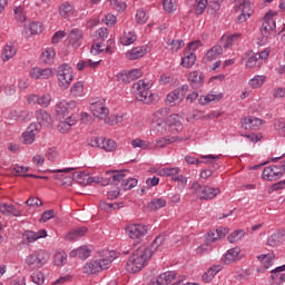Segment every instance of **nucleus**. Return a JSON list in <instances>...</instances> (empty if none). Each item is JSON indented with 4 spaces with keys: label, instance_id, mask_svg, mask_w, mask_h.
Masks as SVG:
<instances>
[{
    "label": "nucleus",
    "instance_id": "obj_4",
    "mask_svg": "<svg viewBox=\"0 0 285 285\" xmlns=\"http://www.w3.org/2000/svg\"><path fill=\"white\" fill-rule=\"evenodd\" d=\"M57 77L59 87L62 90H68V88H70V83H72V79H75V76L72 75V68H70L68 63H63L58 67Z\"/></svg>",
    "mask_w": 285,
    "mask_h": 285
},
{
    "label": "nucleus",
    "instance_id": "obj_39",
    "mask_svg": "<svg viewBox=\"0 0 285 285\" xmlns=\"http://www.w3.org/2000/svg\"><path fill=\"white\" fill-rule=\"evenodd\" d=\"M120 41L122 46H130L134 41H137V36L129 31L128 33H125Z\"/></svg>",
    "mask_w": 285,
    "mask_h": 285
},
{
    "label": "nucleus",
    "instance_id": "obj_54",
    "mask_svg": "<svg viewBox=\"0 0 285 285\" xmlns=\"http://www.w3.org/2000/svg\"><path fill=\"white\" fill-rule=\"evenodd\" d=\"M130 81H137L140 77L144 76V72L140 69H134L128 71Z\"/></svg>",
    "mask_w": 285,
    "mask_h": 285
},
{
    "label": "nucleus",
    "instance_id": "obj_36",
    "mask_svg": "<svg viewBox=\"0 0 285 285\" xmlns=\"http://www.w3.org/2000/svg\"><path fill=\"white\" fill-rule=\"evenodd\" d=\"M138 180L136 178H122L121 188L122 190H132L137 186Z\"/></svg>",
    "mask_w": 285,
    "mask_h": 285
},
{
    "label": "nucleus",
    "instance_id": "obj_62",
    "mask_svg": "<svg viewBox=\"0 0 285 285\" xmlns=\"http://www.w3.org/2000/svg\"><path fill=\"white\" fill-rule=\"evenodd\" d=\"M148 285H168V283L166 282L165 275L163 273L156 278V281H151Z\"/></svg>",
    "mask_w": 285,
    "mask_h": 285
},
{
    "label": "nucleus",
    "instance_id": "obj_33",
    "mask_svg": "<svg viewBox=\"0 0 285 285\" xmlns=\"http://www.w3.org/2000/svg\"><path fill=\"white\" fill-rule=\"evenodd\" d=\"M166 206V199L164 198H155L148 204L149 210H159V208H164Z\"/></svg>",
    "mask_w": 285,
    "mask_h": 285
},
{
    "label": "nucleus",
    "instance_id": "obj_22",
    "mask_svg": "<svg viewBox=\"0 0 285 285\" xmlns=\"http://www.w3.org/2000/svg\"><path fill=\"white\" fill-rule=\"evenodd\" d=\"M144 55H146V47L142 46V47H136V48L131 49L130 51H127L126 57L130 61H135L137 59H141V57H144Z\"/></svg>",
    "mask_w": 285,
    "mask_h": 285
},
{
    "label": "nucleus",
    "instance_id": "obj_3",
    "mask_svg": "<svg viewBox=\"0 0 285 285\" xmlns=\"http://www.w3.org/2000/svg\"><path fill=\"white\" fill-rule=\"evenodd\" d=\"M148 89L149 87L145 80H139L138 82L134 83L132 90L136 95L137 101H142V104H153L155 97Z\"/></svg>",
    "mask_w": 285,
    "mask_h": 285
},
{
    "label": "nucleus",
    "instance_id": "obj_2",
    "mask_svg": "<svg viewBox=\"0 0 285 285\" xmlns=\"http://www.w3.org/2000/svg\"><path fill=\"white\" fill-rule=\"evenodd\" d=\"M48 259H50L48 252L39 249L27 256L26 264H28L29 268H32V271H39V268H42Z\"/></svg>",
    "mask_w": 285,
    "mask_h": 285
},
{
    "label": "nucleus",
    "instance_id": "obj_5",
    "mask_svg": "<svg viewBox=\"0 0 285 285\" xmlns=\"http://www.w3.org/2000/svg\"><path fill=\"white\" fill-rule=\"evenodd\" d=\"M191 190H195L199 197V199H215L217 195H219V188H213L209 186L199 185V183L195 181L191 185Z\"/></svg>",
    "mask_w": 285,
    "mask_h": 285
},
{
    "label": "nucleus",
    "instance_id": "obj_52",
    "mask_svg": "<svg viewBox=\"0 0 285 285\" xmlns=\"http://www.w3.org/2000/svg\"><path fill=\"white\" fill-rule=\"evenodd\" d=\"M86 177H88V175L81 174V173H73L72 174V179H76V181L78 184H80V186H86Z\"/></svg>",
    "mask_w": 285,
    "mask_h": 285
},
{
    "label": "nucleus",
    "instance_id": "obj_1",
    "mask_svg": "<svg viewBox=\"0 0 285 285\" xmlns=\"http://www.w3.org/2000/svg\"><path fill=\"white\" fill-rule=\"evenodd\" d=\"M154 253L155 250L150 247H139L134 250L131 257L127 262V271H130V266H132L131 272L139 273V271L148 264V259L153 257Z\"/></svg>",
    "mask_w": 285,
    "mask_h": 285
},
{
    "label": "nucleus",
    "instance_id": "obj_56",
    "mask_svg": "<svg viewBox=\"0 0 285 285\" xmlns=\"http://www.w3.org/2000/svg\"><path fill=\"white\" fill-rule=\"evenodd\" d=\"M14 19L17 21H20L21 23H23V21H26V13H23V9H21V8L14 9Z\"/></svg>",
    "mask_w": 285,
    "mask_h": 285
},
{
    "label": "nucleus",
    "instance_id": "obj_40",
    "mask_svg": "<svg viewBox=\"0 0 285 285\" xmlns=\"http://www.w3.org/2000/svg\"><path fill=\"white\" fill-rule=\"evenodd\" d=\"M264 81H266V77L264 76H256L253 79L249 80V86L252 88H259L261 86H264Z\"/></svg>",
    "mask_w": 285,
    "mask_h": 285
},
{
    "label": "nucleus",
    "instance_id": "obj_17",
    "mask_svg": "<svg viewBox=\"0 0 285 285\" xmlns=\"http://www.w3.org/2000/svg\"><path fill=\"white\" fill-rule=\"evenodd\" d=\"M188 81L191 88H202V86H204V72L199 73V71H191L189 73Z\"/></svg>",
    "mask_w": 285,
    "mask_h": 285
},
{
    "label": "nucleus",
    "instance_id": "obj_47",
    "mask_svg": "<svg viewBox=\"0 0 285 285\" xmlns=\"http://www.w3.org/2000/svg\"><path fill=\"white\" fill-rule=\"evenodd\" d=\"M55 49L47 48L45 52H42L41 57L45 58L46 63H50L52 59H55Z\"/></svg>",
    "mask_w": 285,
    "mask_h": 285
},
{
    "label": "nucleus",
    "instance_id": "obj_9",
    "mask_svg": "<svg viewBox=\"0 0 285 285\" xmlns=\"http://www.w3.org/2000/svg\"><path fill=\"white\" fill-rule=\"evenodd\" d=\"M126 170L121 171H107L105 175V185L106 186H119L124 178L126 177Z\"/></svg>",
    "mask_w": 285,
    "mask_h": 285
},
{
    "label": "nucleus",
    "instance_id": "obj_50",
    "mask_svg": "<svg viewBox=\"0 0 285 285\" xmlns=\"http://www.w3.org/2000/svg\"><path fill=\"white\" fill-rule=\"evenodd\" d=\"M102 21L104 23H106V26H108L109 28H112V26L117 23V17L108 13L107 16H105V18H102Z\"/></svg>",
    "mask_w": 285,
    "mask_h": 285
},
{
    "label": "nucleus",
    "instance_id": "obj_48",
    "mask_svg": "<svg viewBox=\"0 0 285 285\" xmlns=\"http://www.w3.org/2000/svg\"><path fill=\"white\" fill-rule=\"evenodd\" d=\"M50 95H43L41 97H38V106H41V108H48L50 106Z\"/></svg>",
    "mask_w": 285,
    "mask_h": 285
},
{
    "label": "nucleus",
    "instance_id": "obj_61",
    "mask_svg": "<svg viewBox=\"0 0 285 285\" xmlns=\"http://www.w3.org/2000/svg\"><path fill=\"white\" fill-rule=\"evenodd\" d=\"M63 37H66V31H57L51 38V43H59Z\"/></svg>",
    "mask_w": 285,
    "mask_h": 285
},
{
    "label": "nucleus",
    "instance_id": "obj_10",
    "mask_svg": "<svg viewBox=\"0 0 285 285\" xmlns=\"http://www.w3.org/2000/svg\"><path fill=\"white\" fill-rule=\"evenodd\" d=\"M125 233L130 237V239H141V237L148 233V226L130 225L125 228Z\"/></svg>",
    "mask_w": 285,
    "mask_h": 285
},
{
    "label": "nucleus",
    "instance_id": "obj_55",
    "mask_svg": "<svg viewBox=\"0 0 285 285\" xmlns=\"http://www.w3.org/2000/svg\"><path fill=\"white\" fill-rule=\"evenodd\" d=\"M101 41L98 40V42L94 43L90 48V52L91 55H101V52H104V49H101Z\"/></svg>",
    "mask_w": 285,
    "mask_h": 285
},
{
    "label": "nucleus",
    "instance_id": "obj_34",
    "mask_svg": "<svg viewBox=\"0 0 285 285\" xmlns=\"http://www.w3.org/2000/svg\"><path fill=\"white\" fill-rule=\"evenodd\" d=\"M59 14H61L63 19H68V17L72 14V4L63 2L59 8Z\"/></svg>",
    "mask_w": 285,
    "mask_h": 285
},
{
    "label": "nucleus",
    "instance_id": "obj_59",
    "mask_svg": "<svg viewBox=\"0 0 285 285\" xmlns=\"http://www.w3.org/2000/svg\"><path fill=\"white\" fill-rule=\"evenodd\" d=\"M97 33L99 36L98 41L102 42L106 41V39H108V28H99L97 30Z\"/></svg>",
    "mask_w": 285,
    "mask_h": 285
},
{
    "label": "nucleus",
    "instance_id": "obj_18",
    "mask_svg": "<svg viewBox=\"0 0 285 285\" xmlns=\"http://www.w3.org/2000/svg\"><path fill=\"white\" fill-rule=\"evenodd\" d=\"M263 179H266L267 181H275V179H279L277 165L265 167L263 170Z\"/></svg>",
    "mask_w": 285,
    "mask_h": 285
},
{
    "label": "nucleus",
    "instance_id": "obj_31",
    "mask_svg": "<svg viewBox=\"0 0 285 285\" xmlns=\"http://www.w3.org/2000/svg\"><path fill=\"white\" fill-rule=\"evenodd\" d=\"M244 237H246V232L236 229L227 237V239L229 244H235V242H239V239H244Z\"/></svg>",
    "mask_w": 285,
    "mask_h": 285
},
{
    "label": "nucleus",
    "instance_id": "obj_51",
    "mask_svg": "<svg viewBox=\"0 0 285 285\" xmlns=\"http://www.w3.org/2000/svg\"><path fill=\"white\" fill-rule=\"evenodd\" d=\"M169 45L171 46L173 52H178L185 46L184 40H169Z\"/></svg>",
    "mask_w": 285,
    "mask_h": 285
},
{
    "label": "nucleus",
    "instance_id": "obj_29",
    "mask_svg": "<svg viewBox=\"0 0 285 285\" xmlns=\"http://www.w3.org/2000/svg\"><path fill=\"white\" fill-rule=\"evenodd\" d=\"M56 114L60 117H68L70 112L68 111V101L62 100L56 105Z\"/></svg>",
    "mask_w": 285,
    "mask_h": 285
},
{
    "label": "nucleus",
    "instance_id": "obj_43",
    "mask_svg": "<svg viewBox=\"0 0 285 285\" xmlns=\"http://www.w3.org/2000/svg\"><path fill=\"white\" fill-rule=\"evenodd\" d=\"M29 30L31 35H41V32H43V27L41 26V22H31Z\"/></svg>",
    "mask_w": 285,
    "mask_h": 285
},
{
    "label": "nucleus",
    "instance_id": "obj_15",
    "mask_svg": "<svg viewBox=\"0 0 285 285\" xmlns=\"http://www.w3.org/2000/svg\"><path fill=\"white\" fill-rule=\"evenodd\" d=\"M91 110H92L94 117H97L98 119H105V120L108 119V115L110 112V110L106 108V106L101 101L94 102L91 105Z\"/></svg>",
    "mask_w": 285,
    "mask_h": 285
},
{
    "label": "nucleus",
    "instance_id": "obj_13",
    "mask_svg": "<svg viewBox=\"0 0 285 285\" xmlns=\"http://www.w3.org/2000/svg\"><path fill=\"white\" fill-rule=\"evenodd\" d=\"M36 119L39 122H32L31 126H40V130L41 127L45 126V128H49L52 125V116H50V114H48L46 110L40 109L38 111H36Z\"/></svg>",
    "mask_w": 285,
    "mask_h": 285
},
{
    "label": "nucleus",
    "instance_id": "obj_16",
    "mask_svg": "<svg viewBox=\"0 0 285 285\" xmlns=\"http://www.w3.org/2000/svg\"><path fill=\"white\" fill-rule=\"evenodd\" d=\"M55 75L52 68L41 69L39 67H35L30 71L31 79H50Z\"/></svg>",
    "mask_w": 285,
    "mask_h": 285
},
{
    "label": "nucleus",
    "instance_id": "obj_45",
    "mask_svg": "<svg viewBox=\"0 0 285 285\" xmlns=\"http://www.w3.org/2000/svg\"><path fill=\"white\" fill-rule=\"evenodd\" d=\"M78 257L82 261L90 257V249L88 248V246H81L78 248Z\"/></svg>",
    "mask_w": 285,
    "mask_h": 285
},
{
    "label": "nucleus",
    "instance_id": "obj_12",
    "mask_svg": "<svg viewBox=\"0 0 285 285\" xmlns=\"http://www.w3.org/2000/svg\"><path fill=\"white\" fill-rule=\"evenodd\" d=\"M236 12H242L237 19L236 23H244V21H247L249 19L250 14V1L244 0L237 8Z\"/></svg>",
    "mask_w": 285,
    "mask_h": 285
},
{
    "label": "nucleus",
    "instance_id": "obj_20",
    "mask_svg": "<svg viewBox=\"0 0 285 285\" xmlns=\"http://www.w3.org/2000/svg\"><path fill=\"white\" fill-rule=\"evenodd\" d=\"M82 272L86 275H96V273H101V265L98 259L91 261L83 266Z\"/></svg>",
    "mask_w": 285,
    "mask_h": 285
},
{
    "label": "nucleus",
    "instance_id": "obj_21",
    "mask_svg": "<svg viewBox=\"0 0 285 285\" xmlns=\"http://www.w3.org/2000/svg\"><path fill=\"white\" fill-rule=\"evenodd\" d=\"M83 39V32L79 29H72L69 33V43L73 46V48H79L81 41Z\"/></svg>",
    "mask_w": 285,
    "mask_h": 285
},
{
    "label": "nucleus",
    "instance_id": "obj_30",
    "mask_svg": "<svg viewBox=\"0 0 285 285\" xmlns=\"http://www.w3.org/2000/svg\"><path fill=\"white\" fill-rule=\"evenodd\" d=\"M37 239V232L24 230L22 234V244H35Z\"/></svg>",
    "mask_w": 285,
    "mask_h": 285
},
{
    "label": "nucleus",
    "instance_id": "obj_35",
    "mask_svg": "<svg viewBox=\"0 0 285 285\" xmlns=\"http://www.w3.org/2000/svg\"><path fill=\"white\" fill-rule=\"evenodd\" d=\"M17 55V49L13 46L7 45L3 49V61H10Z\"/></svg>",
    "mask_w": 285,
    "mask_h": 285
},
{
    "label": "nucleus",
    "instance_id": "obj_28",
    "mask_svg": "<svg viewBox=\"0 0 285 285\" xmlns=\"http://www.w3.org/2000/svg\"><path fill=\"white\" fill-rule=\"evenodd\" d=\"M166 126L168 125L164 120H160L159 122H153L151 125L153 135H156V136L164 135L166 132Z\"/></svg>",
    "mask_w": 285,
    "mask_h": 285
},
{
    "label": "nucleus",
    "instance_id": "obj_49",
    "mask_svg": "<svg viewBox=\"0 0 285 285\" xmlns=\"http://www.w3.org/2000/svg\"><path fill=\"white\" fill-rule=\"evenodd\" d=\"M71 128H72V125H70L67 119L65 121H61L58 125V130L62 135H66V132H68Z\"/></svg>",
    "mask_w": 285,
    "mask_h": 285
},
{
    "label": "nucleus",
    "instance_id": "obj_64",
    "mask_svg": "<svg viewBox=\"0 0 285 285\" xmlns=\"http://www.w3.org/2000/svg\"><path fill=\"white\" fill-rule=\"evenodd\" d=\"M27 206H43V203L41 202V199L39 198H35V197H30L29 199H27L26 202Z\"/></svg>",
    "mask_w": 285,
    "mask_h": 285
},
{
    "label": "nucleus",
    "instance_id": "obj_27",
    "mask_svg": "<svg viewBox=\"0 0 285 285\" xmlns=\"http://www.w3.org/2000/svg\"><path fill=\"white\" fill-rule=\"evenodd\" d=\"M100 148L106 150V153H112L114 150H117V142L110 138L106 139L102 137Z\"/></svg>",
    "mask_w": 285,
    "mask_h": 285
},
{
    "label": "nucleus",
    "instance_id": "obj_63",
    "mask_svg": "<svg viewBox=\"0 0 285 285\" xmlns=\"http://www.w3.org/2000/svg\"><path fill=\"white\" fill-rule=\"evenodd\" d=\"M165 282H167V285L173 282V279L177 278V272H165L164 273Z\"/></svg>",
    "mask_w": 285,
    "mask_h": 285
},
{
    "label": "nucleus",
    "instance_id": "obj_8",
    "mask_svg": "<svg viewBox=\"0 0 285 285\" xmlns=\"http://www.w3.org/2000/svg\"><path fill=\"white\" fill-rule=\"evenodd\" d=\"M166 124L171 135H177V132H181V130H184V124L181 122L179 115L168 116L166 118Z\"/></svg>",
    "mask_w": 285,
    "mask_h": 285
},
{
    "label": "nucleus",
    "instance_id": "obj_37",
    "mask_svg": "<svg viewBox=\"0 0 285 285\" xmlns=\"http://www.w3.org/2000/svg\"><path fill=\"white\" fill-rule=\"evenodd\" d=\"M257 258L259 259V262H262L265 268L268 269L271 268V266H273V261L275 259V256L263 254L259 255Z\"/></svg>",
    "mask_w": 285,
    "mask_h": 285
},
{
    "label": "nucleus",
    "instance_id": "obj_60",
    "mask_svg": "<svg viewBox=\"0 0 285 285\" xmlns=\"http://www.w3.org/2000/svg\"><path fill=\"white\" fill-rule=\"evenodd\" d=\"M167 115H170V108L168 107L160 108L155 112V117H158L159 119L167 117Z\"/></svg>",
    "mask_w": 285,
    "mask_h": 285
},
{
    "label": "nucleus",
    "instance_id": "obj_23",
    "mask_svg": "<svg viewBox=\"0 0 285 285\" xmlns=\"http://www.w3.org/2000/svg\"><path fill=\"white\" fill-rule=\"evenodd\" d=\"M239 253H242V248L239 246L230 248L224 256V264H233V262L239 257Z\"/></svg>",
    "mask_w": 285,
    "mask_h": 285
},
{
    "label": "nucleus",
    "instance_id": "obj_25",
    "mask_svg": "<svg viewBox=\"0 0 285 285\" xmlns=\"http://www.w3.org/2000/svg\"><path fill=\"white\" fill-rule=\"evenodd\" d=\"M269 284L272 285H281L285 282V273L277 272V268L272 269Z\"/></svg>",
    "mask_w": 285,
    "mask_h": 285
},
{
    "label": "nucleus",
    "instance_id": "obj_14",
    "mask_svg": "<svg viewBox=\"0 0 285 285\" xmlns=\"http://www.w3.org/2000/svg\"><path fill=\"white\" fill-rule=\"evenodd\" d=\"M240 124L245 130H257L264 124V120L249 116L242 118Z\"/></svg>",
    "mask_w": 285,
    "mask_h": 285
},
{
    "label": "nucleus",
    "instance_id": "obj_58",
    "mask_svg": "<svg viewBox=\"0 0 285 285\" xmlns=\"http://www.w3.org/2000/svg\"><path fill=\"white\" fill-rule=\"evenodd\" d=\"M46 157L49 161H55V159H57V157H59V151H57L56 148H49Z\"/></svg>",
    "mask_w": 285,
    "mask_h": 285
},
{
    "label": "nucleus",
    "instance_id": "obj_57",
    "mask_svg": "<svg viewBox=\"0 0 285 285\" xmlns=\"http://www.w3.org/2000/svg\"><path fill=\"white\" fill-rule=\"evenodd\" d=\"M163 8H164L165 12L170 14V12H173V10H175V3H173V0H164Z\"/></svg>",
    "mask_w": 285,
    "mask_h": 285
},
{
    "label": "nucleus",
    "instance_id": "obj_38",
    "mask_svg": "<svg viewBox=\"0 0 285 285\" xmlns=\"http://www.w3.org/2000/svg\"><path fill=\"white\" fill-rule=\"evenodd\" d=\"M164 242H166V234H160L158 235L151 243L150 247L151 250H157L159 248V246H161V244H164Z\"/></svg>",
    "mask_w": 285,
    "mask_h": 285
},
{
    "label": "nucleus",
    "instance_id": "obj_26",
    "mask_svg": "<svg viewBox=\"0 0 285 285\" xmlns=\"http://www.w3.org/2000/svg\"><path fill=\"white\" fill-rule=\"evenodd\" d=\"M237 39H239V33H234L230 36H223L220 38L219 43H222L223 48L228 49L230 48V46H233V43H235V41H237Z\"/></svg>",
    "mask_w": 285,
    "mask_h": 285
},
{
    "label": "nucleus",
    "instance_id": "obj_53",
    "mask_svg": "<svg viewBox=\"0 0 285 285\" xmlns=\"http://www.w3.org/2000/svg\"><path fill=\"white\" fill-rule=\"evenodd\" d=\"M205 239H206L207 244H214V242H217V239H219L217 237V229L208 232L205 236Z\"/></svg>",
    "mask_w": 285,
    "mask_h": 285
},
{
    "label": "nucleus",
    "instance_id": "obj_19",
    "mask_svg": "<svg viewBox=\"0 0 285 285\" xmlns=\"http://www.w3.org/2000/svg\"><path fill=\"white\" fill-rule=\"evenodd\" d=\"M197 61V56L193 51L184 50V57L181 58L180 66L183 68H193Z\"/></svg>",
    "mask_w": 285,
    "mask_h": 285
},
{
    "label": "nucleus",
    "instance_id": "obj_7",
    "mask_svg": "<svg viewBox=\"0 0 285 285\" xmlns=\"http://www.w3.org/2000/svg\"><path fill=\"white\" fill-rule=\"evenodd\" d=\"M273 17H277V12L268 11L267 13H265L263 18L261 33L266 38L271 37V33L276 28L275 20L273 19Z\"/></svg>",
    "mask_w": 285,
    "mask_h": 285
},
{
    "label": "nucleus",
    "instance_id": "obj_44",
    "mask_svg": "<svg viewBox=\"0 0 285 285\" xmlns=\"http://www.w3.org/2000/svg\"><path fill=\"white\" fill-rule=\"evenodd\" d=\"M136 21L137 23H140V26L148 21V16H146V11L144 9L137 10Z\"/></svg>",
    "mask_w": 285,
    "mask_h": 285
},
{
    "label": "nucleus",
    "instance_id": "obj_32",
    "mask_svg": "<svg viewBox=\"0 0 285 285\" xmlns=\"http://www.w3.org/2000/svg\"><path fill=\"white\" fill-rule=\"evenodd\" d=\"M70 95L72 97H83V82L78 81L71 86Z\"/></svg>",
    "mask_w": 285,
    "mask_h": 285
},
{
    "label": "nucleus",
    "instance_id": "obj_24",
    "mask_svg": "<svg viewBox=\"0 0 285 285\" xmlns=\"http://www.w3.org/2000/svg\"><path fill=\"white\" fill-rule=\"evenodd\" d=\"M220 99H224V94H218V95L209 94L207 96H200L198 98V104L200 106H208L210 101H220Z\"/></svg>",
    "mask_w": 285,
    "mask_h": 285
},
{
    "label": "nucleus",
    "instance_id": "obj_42",
    "mask_svg": "<svg viewBox=\"0 0 285 285\" xmlns=\"http://www.w3.org/2000/svg\"><path fill=\"white\" fill-rule=\"evenodd\" d=\"M31 279L33 284L41 285L43 282H46V275L41 272H36L31 275Z\"/></svg>",
    "mask_w": 285,
    "mask_h": 285
},
{
    "label": "nucleus",
    "instance_id": "obj_11",
    "mask_svg": "<svg viewBox=\"0 0 285 285\" xmlns=\"http://www.w3.org/2000/svg\"><path fill=\"white\" fill-rule=\"evenodd\" d=\"M41 130V125H30L27 130L22 134V142L24 145L35 144L37 132Z\"/></svg>",
    "mask_w": 285,
    "mask_h": 285
},
{
    "label": "nucleus",
    "instance_id": "obj_46",
    "mask_svg": "<svg viewBox=\"0 0 285 285\" xmlns=\"http://www.w3.org/2000/svg\"><path fill=\"white\" fill-rule=\"evenodd\" d=\"M206 6H208V0H199L196 8H195V14H204V11L206 10Z\"/></svg>",
    "mask_w": 285,
    "mask_h": 285
},
{
    "label": "nucleus",
    "instance_id": "obj_6",
    "mask_svg": "<svg viewBox=\"0 0 285 285\" xmlns=\"http://www.w3.org/2000/svg\"><path fill=\"white\" fill-rule=\"evenodd\" d=\"M188 85H183L176 88L167 95L166 104H169V106H179V104L184 101L186 95L188 94Z\"/></svg>",
    "mask_w": 285,
    "mask_h": 285
},
{
    "label": "nucleus",
    "instance_id": "obj_41",
    "mask_svg": "<svg viewBox=\"0 0 285 285\" xmlns=\"http://www.w3.org/2000/svg\"><path fill=\"white\" fill-rule=\"evenodd\" d=\"M50 219H55V209H48L43 212L39 222L40 224H46V222H50Z\"/></svg>",
    "mask_w": 285,
    "mask_h": 285
}]
</instances>
